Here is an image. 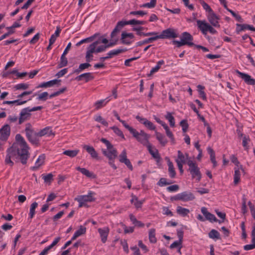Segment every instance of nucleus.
Listing matches in <instances>:
<instances>
[{
	"label": "nucleus",
	"instance_id": "8fccbe9b",
	"mask_svg": "<svg viewBox=\"0 0 255 255\" xmlns=\"http://www.w3.org/2000/svg\"><path fill=\"white\" fill-rule=\"evenodd\" d=\"M128 24H130V25H137V24L143 25V24H146L147 23V22L146 21H140V20H136L135 19H133L128 20Z\"/></svg>",
	"mask_w": 255,
	"mask_h": 255
},
{
	"label": "nucleus",
	"instance_id": "4d7b16f0",
	"mask_svg": "<svg viewBox=\"0 0 255 255\" xmlns=\"http://www.w3.org/2000/svg\"><path fill=\"white\" fill-rule=\"evenodd\" d=\"M105 101V100H101L96 102L95 104V105L96 107V109L98 110L104 107L106 105V104L109 102V100H108L105 103H104Z\"/></svg>",
	"mask_w": 255,
	"mask_h": 255
},
{
	"label": "nucleus",
	"instance_id": "052dcab7",
	"mask_svg": "<svg viewBox=\"0 0 255 255\" xmlns=\"http://www.w3.org/2000/svg\"><path fill=\"white\" fill-rule=\"evenodd\" d=\"M53 175L52 173H49L46 175H43V179H44L45 182L50 183L53 180Z\"/></svg>",
	"mask_w": 255,
	"mask_h": 255
},
{
	"label": "nucleus",
	"instance_id": "ea45409f",
	"mask_svg": "<svg viewBox=\"0 0 255 255\" xmlns=\"http://www.w3.org/2000/svg\"><path fill=\"white\" fill-rule=\"evenodd\" d=\"M79 150L78 149L76 150H67L63 152V154L67 155L70 157H75L78 153H79Z\"/></svg>",
	"mask_w": 255,
	"mask_h": 255
},
{
	"label": "nucleus",
	"instance_id": "58836bf2",
	"mask_svg": "<svg viewBox=\"0 0 255 255\" xmlns=\"http://www.w3.org/2000/svg\"><path fill=\"white\" fill-rule=\"evenodd\" d=\"M149 240L150 243H155L157 242L155 237V230L154 229H151L149 231Z\"/></svg>",
	"mask_w": 255,
	"mask_h": 255
},
{
	"label": "nucleus",
	"instance_id": "3c124183",
	"mask_svg": "<svg viewBox=\"0 0 255 255\" xmlns=\"http://www.w3.org/2000/svg\"><path fill=\"white\" fill-rule=\"evenodd\" d=\"M29 87V85L26 83L18 84L14 86V88L15 90H26Z\"/></svg>",
	"mask_w": 255,
	"mask_h": 255
},
{
	"label": "nucleus",
	"instance_id": "473e14b6",
	"mask_svg": "<svg viewBox=\"0 0 255 255\" xmlns=\"http://www.w3.org/2000/svg\"><path fill=\"white\" fill-rule=\"evenodd\" d=\"M164 126L163 128L165 130L167 136L170 138L171 143L173 144H175V140L172 132L170 130V129L167 125H164Z\"/></svg>",
	"mask_w": 255,
	"mask_h": 255
},
{
	"label": "nucleus",
	"instance_id": "0eeeda50",
	"mask_svg": "<svg viewBox=\"0 0 255 255\" xmlns=\"http://www.w3.org/2000/svg\"><path fill=\"white\" fill-rule=\"evenodd\" d=\"M158 39H165L176 38L178 37L177 34L175 32L174 30L172 28H168L162 31L161 34H156Z\"/></svg>",
	"mask_w": 255,
	"mask_h": 255
},
{
	"label": "nucleus",
	"instance_id": "7ed1b4c3",
	"mask_svg": "<svg viewBox=\"0 0 255 255\" xmlns=\"http://www.w3.org/2000/svg\"><path fill=\"white\" fill-rule=\"evenodd\" d=\"M26 136L28 141L33 145L38 146L39 145V139L38 137H39L37 135V132H36L32 128V126L30 123L26 124V127L25 129Z\"/></svg>",
	"mask_w": 255,
	"mask_h": 255
},
{
	"label": "nucleus",
	"instance_id": "2eb2a0df",
	"mask_svg": "<svg viewBox=\"0 0 255 255\" xmlns=\"http://www.w3.org/2000/svg\"><path fill=\"white\" fill-rule=\"evenodd\" d=\"M96 49L94 45L91 44L87 47L85 57L87 62H90L93 60V53H96Z\"/></svg>",
	"mask_w": 255,
	"mask_h": 255
},
{
	"label": "nucleus",
	"instance_id": "de8ad7c7",
	"mask_svg": "<svg viewBox=\"0 0 255 255\" xmlns=\"http://www.w3.org/2000/svg\"><path fill=\"white\" fill-rule=\"evenodd\" d=\"M95 120L97 122L101 123L103 125H104L105 127L108 126V122L105 119H104L100 115L96 116L95 118Z\"/></svg>",
	"mask_w": 255,
	"mask_h": 255
},
{
	"label": "nucleus",
	"instance_id": "5701e85b",
	"mask_svg": "<svg viewBox=\"0 0 255 255\" xmlns=\"http://www.w3.org/2000/svg\"><path fill=\"white\" fill-rule=\"evenodd\" d=\"M98 231L100 235L102 243H105L109 233V229L108 227L103 229L99 228Z\"/></svg>",
	"mask_w": 255,
	"mask_h": 255
},
{
	"label": "nucleus",
	"instance_id": "9b49d317",
	"mask_svg": "<svg viewBox=\"0 0 255 255\" xmlns=\"http://www.w3.org/2000/svg\"><path fill=\"white\" fill-rule=\"evenodd\" d=\"M236 72L239 75V76L244 80L246 83L250 85H255V79L252 78L250 75L244 73H242L238 70H237Z\"/></svg>",
	"mask_w": 255,
	"mask_h": 255
},
{
	"label": "nucleus",
	"instance_id": "dca6fc26",
	"mask_svg": "<svg viewBox=\"0 0 255 255\" xmlns=\"http://www.w3.org/2000/svg\"><path fill=\"white\" fill-rule=\"evenodd\" d=\"M208 19L213 26L215 27H220V24L218 22L219 18L214 12L209 14Z\"/></svg>",
	"mask_w": 255,
	"mask_h": 255
},
{
	"label": "nucleus",
	"instance_id": "f03ea898",
	"mask_svg": "<svg viewBox=\"0 0 255 255\" xmlns=\"http://www.w3.org/2000/svg\"><path fill=\"white\" fill-rule=\"evenodd\" d=\"M101 141L105 143L107 146V149H102L103 154L106 156L109 160V164L114 169L117 168L116 165L114 163L115 159L118 156V151L110 142L105 138H102Z\"/></svg>",
	"mask_w": 255,
	"mask_h": 255
},
{
	"label": "nucleus",
	"instance_id": "1a4fd4ad",
	"mask_svg": "<svg viewBox=\"0 0 255 255\" xmlns=\"http://www.w3.org/2000/svg\"><path fill=\"white\" fill-rule=\"evenodd\" d=\"M10 127L9 125H4L0 129V140L1 141H6L10 136Z\"/></svg>",
	"mask_w": 255,
	"mask_h": 255
},
{
	"label": "nucleus",
	"instance_id": "ddd939ff",
	"mask_svg": "<svg viewBox=\"0 0 255 255\" xmlns=\"http://www.w3.org/2000/svg\"><path fill=\"white\" fill-rule=\"evenodd\" d=\"M181 39L185 43L186 45L189 46L195 45V44L192 42L193 40V36L187 32L182 33Z\"/></svg>",
	"mask_w": 255,
	"mask_h": 255
},
{
	"label": "nucleus",
	"instance_id": "c9c22d12",
	"mask_svg": "<svg viewBox=\"0 0 255 255\" xmlns=\"http://www.w3.org/2000/svg\"><path fill=\"white\" fill-rule=\"evenodd\" d=\"M176 211L178 214L181 215L183 217L186 216L190 212L189 209L183 208L181 206H178L177 207Z\"/></svg>",
	"mask_w": 255,
	"mask_h": 255
},
{
	"label": "nucleus",
	"instance_id": "f257e3e1",
	"mask_svg": "<svg viewBox=\"0 0 255 255\" xmlns=\"http://www.w3.org/2000/svg\"><path fill=\"white\" fill-rule=\"evenodd\" d=\"M15 140L16 142H14L7 148L5 159L6 164H8L11 166L13 165L11 159H19L23 164H25L30 155L28 151L29 147L21 134H17L15 135Z\"/></svg>",
	"mask_w": 255,
	"mask_h": 255
},
{
	"label": "nucleus",
	"instance_id": "4c0bfd02",
	"mask_svg": "<svg viewBox=\"0 0 255 255\" xmlns=\"http://www.w3.org/2000/svg\"><path fill=\"white\" fill-rule=\"evenodd\" d=\"M185 155L186 158H185V155L183 154V153L180 151H178V158L176 159V161H178L179 162L185 163H186V159L188 157V154L186 153Z\"/></svg>",
	"mask_w": 255,
	"mask_h": 255
},
{
	"label": "nucleus",
	"instance_id": "864d4df0",
	"mask_svg": "<svg viewBox=\"0 0 255 255\" xmlns=\"http://www.w3.org/2000/svg\"><path fill=\"white\" fill-rule=\"evenodd\" d=\"M200 3L203 6V8L206 10L207 11L209 12V13H211L212 12H213V10L211 9L210 6L206 3L204 1L202 0H200Z\"/></svg>",
	"mask_w": 255,
	"mask_h": 255
},
{
	"label": "nucleus",
	"instance_id": "09e8293b",
	"mask_svg": "<svg viewBox=\"0 0 255 255\" xmlns=\"http://www.w3.org/2000/svg\"><path fill=\"white\" fill-rule=\"evenodd\" d=\"M142 124L148 128H149L150 130H155V127L154 126V125L151 123V122L149 121L148 120H144V122H142Z\"/></svg>",
	"mask_w": 255,
	"mask_h": 255
},
{
	"label": "nucleus",
	"instance_id": "5fc2aeb1",
	"mask_svg": "<svg viewBox=\"0 0 255 255\" xmlns=\"http://www.w3.org/2000/svg\"><path fill=\"white\" fill-rule=\"evenodd\" d=\"M171 182H167V179L165 178H161L158 182H157V184L159 186H163L167 185H169L171 184Z\"/></svg>",
	"mask_w": 255,
	"mask_h": 255
},
{
	"label": "nucleus",
	"instance_id": "f8f14e48",
	"mask_svg": "<svg viewBox=\"0 0 255 255\" xmlns=\"http://www.w3.org/2000/svg\"><path fill=\"white\" fill-rule=\"evenodd\" d=\"M128 21H119L115 28L113 29L111 33V38L115 37L117 33H119L121 30L126 25H128Z\"/></svg>",
	"mask_w": 255,
	"mask_h": 255
},
{
	"label": "nucleus",
	"instance_id": "2f4dec72",
	"mask_svg": "<svg viewBox=\"0 0 255 255\" xmlns=\"http://www.w3.org/2000/svg\"><path fill=\"white\" fill-rule=\"evenodd\" d=\"M155 135L157 139L162 146H164L167 144L168 141L164 135L160 132L155 131Z\"/></svg>",
	"mask_w": 255,
	"mask_h": 255
},
{
	"label": "nucleus",
	"instance_id": "39448f33",
	"mask_svg": "<svg viewBox=\"0 0 255 255\" xmlns=\"http://www.w3.org/2000/svg\"><path fill=\"white\" fill-rule=\"evenodd\" d=\"M231 161L234 163L236 166H239L238 168H235V174L234 175V183L235 185L239 183L240 181L241 173L240 169L244 171V169L242 165H240V162L238 161L237 157L235 155H232L230 157Z\"/></svg>",
	"mask_w": 255,
	"mask_h": 255
},
{
	"label": "nucleus",
	"instance_id": "49530a36",
	"mask_svg": "<svg viewBox=\"0 0 255 255\" xmlns=\"http://www.w3.org/2000/svg\"><path fill=\"white\" fill-rule=\"evenodd\" d=\"M146 147H147V149H148L150 154L151 155H152V156L154 158L159 159H160V156L159 155V154H158V152L156 151V152H155L154 151H153L152 150V146H151V144H150L149 145H148V146H146Z\"/></svg>",
	"mask_w": 255,
	"mask_h": 255
},
{
	"label": "nucleus",
	"instance_id": "4468645a",
	"mask_svg": "<svg viewBox=\"0 0 255 255\" xmlns=\"http://www.w3.org/2000/svg\"><path fill=\"white\" fill-rule=\"evenodd\" d=\"M134 37V36L132 33H127L126 32H123L121 34V43L126 45H129L132 42V41L131 40H127V38L133 39Z\"/></svg>",
	"mask_w": 255,
	"mask_h": 255
},
{
	"label": "nucleus",
	"instance_id": "423d86ee",
	"mask_svg": "<svg viewBox=\"0 0 255 255\" xmlns=\"http://www.w3.org/2000/svg\"><path fill=\"white\" fill-rule=\"evenodd\" d=\"M128 130L132 134L133 136L143 145L147 146L148 145L150 144L149 142L150 137L139 135L138 132L131 127Z\"/></svg>",
	"mask_w": 255,
	"mask_h": 255
},
{
	"label": "nucleus",
	"instance_id": "393cba45",
	"mask_svg": "<svg viewBox=\"0 0 255 255\" xmlns=\"http://www.w3.org/2000/svg\"><path fill=\"white\" fill-rule=\"evenodd\" d=\"M37 135L39 137H41L46 135L50 136L51 135H54V133L53 132L50 127H47L42 129H41L39 132H38Z\"/></svg>",
	"mask_w": 255,
	"mask_h": 255
},
{
	"label": "nucleus",
	"instance_id": "72a5a7b5",
	"mask_svg": "<svg viewBox=\"0 0 255 255\" xmlns=\"http://www.w3.org/2000/svg\"><path fill=\"white\" fill-rule=\"evenodd\" d=\"M65 56L66 55L65 54H62L60 57V62L58 64V68H61L67 66L68 64V60Z\"/></svg>",
	"mask_w": 255,
	"mask_h": 255
},
{
	"label": "nucleus",
	"instance_id": "338daca9",
	"mask_svg": "<svg viewBox=\"0 0 255 255\" xmlns=\"http://www.w3.org/2000/svg\"><path fill=\"white\" fill-rule=\"evenodd\" d=\"M99 34V33H95V34H94L93 35H92L89 37L82 39V42H83V43L91 42L93 41L94 40V39L95 38V37Z\"/></svg>",
	"mask_w": 255,
	"mask_h": 255
},
{
	"label": "nucleus",
	"instance_id": "a19ab883",
	"mask_svg": "<svg viewBox=\"0 0 255 255\" xmlns=\"http://www.w3.org/2000/svg\"><path fill=\"white\" fill-rule=\"evenodd\" d=\"M38 206V203L34 202L30 205V211H29V218L32 219L35 214V210Z\"/></svg>",
	"mask_w": 255,
	"mask_h": 255
},
{
	"label": "nucleus",
	"instance_id": "79ce46f5",
	"mask_svg": "<svg viewBox=\"0 0 255 255\" xmlns=\"http://www.w3.org/2000/svg\"><path fill=\"white\" fill-rule=\"evenodd\" d=\"M27 101H20V100H16L14 101H5L3 102V104L10 105L13 104H16L17 105H21L25 104Z\"/></svg>",
	"mask_w": 255,
	"mask_h": 255
},
{
	"label": "nucleus",
	"instance_id": "bf43d9fd",
	"mask_svg": "<svg viewBox=\"0 0 255 255\" xmlns=\"http://www.w3.org/2000/svg\"><path fill=\"white\" fill-rule=\"evenodd\" d=\"M197 87L199 89H201V90H200L199 91L200 97L202 98L203 100H206V94L203 91V89L205 88L204 87L199 85Z\"/></svg>",
	"mask_w": 255,
	"mask_h": 255
},
{
	"label": "nucleus",
	"instance_id": "f3484780",
	"mask_svg": "<svg viewBox=\"0 0 255 255\" xmlns=\"http://www.w3.org/2000/svg\"><path fill=\"white\" fill-rule=\"evenodd\" d=\"M201 211L206 220H209L211 222L213 221L217 222V221H218L214 215L211 214L207 211V209L206 207H202Z\"/></svg>",
	"mask_w": 255,
	"mask_h": 255
},
{
	"label": "nucleus",
	"instance_id": "412c9836",
	"mask_svg": "<svg viewBox=\"0 0 255 255\" xmlns=\"http://www.w3.org/2000/svg\"><path fill=\"white\" fill-rule=\"evenodd\" d=\"M237 28H236V32L237 33H239L241 31H244L246 29H249L252 31H255V27L253 26L247 24H236Z\"/></svg>",
	"mask_w": 255,
	"mask_h": 255
},
{
	"label": "nucleus",
	"instance_id": "a211bd4d",
	"mask_svg": "<svg viewBox=\"0 0 255 255\" xmlns=\"http://www.w3.org/2000/svg\"><path fill=\"white\" fill-rule=\"evenodd\" d=\"M180 200L187 202L192 201L195 199V196L192 193L189 191H185L180 193Z\"/></svg>",
	"mask_w": 255,
	"mask_h": 255
},
{
	"label": "nucleus",
	"instance_id": "4be33fe9",
	"mask_svg": "<svg viewBox=\"0 0 255 255\" xmlns=\"http://www.w3.org/2000/svg\"><path fill=\"white\" fill-rule=\"evenodd\" d=\"M94 78L91 73H85L78 76L75 78V80L80 81L84 79L86 82H88L90 80Z\"/></svg>",
	"mask_w": 255,
	"mask_h": 255
},
{
	"label": "nucleus",
	"instance_id": "aec40b11",
	"mask_svg": "<svg viewBox=\"0 0 255 255\" xmlns=\"http://www.w3.org/2000/svg\"><path fill=\"white\" fill-rule=\"evenodd\" d=\"M252 244L244 246V249L245 251H249L255 248V226L253 227L252 231Z\"/></svg>",
	"mask_w": 255,
	"mask_h": 255
},
{
	"label": "nucleus",
	"instance_id": "cd10ccee",
	"mask_svg": "<svg viewBox=\"0 0 255 255\" xmlns=\"http://www.w3.org/2000/svg\"><path fill=\"white\" fill-rule=\"evenodd\" d=\"M167 164L168 166V172L169 176L171 178H175L176 176V172L173 163L170 160L169 158H168L167 160Z\"/></svg>",
	"mask_w": 255,
	"mask_h": 255
},
{
	"label": "nucleus",
	"instance_id": "603ef678",
	"mask_svg": "<svg viewBox=\"0 0 255 255\" xmlns=\"http://www.w3.org/2000/svg\"><path fill=\"white\" fill-rule=\"evenodd\" d=\"M114 130V132L118 136L121 137L123 139H125V136L122 131L118 128L116 127H112L111 128Z\"/></svg>",
	"mask_w": 255,
	"mask_h": 255
},
{
	"label": "nucleus",
	"instance_id": "c756f323",
	"mask_svg": "<svg viewBox=\"0 0 255 255\" xmlns=\"http://www.w3.org/2000/svg\"><path fill=\"white\" fill-rule=\"evenodd\" d=\"M86 232V227H84L83 226H80L79 229L77 231H76L74 233L73 236L72 238V240H75L78 237L85 234Z\"/></svg>",
	"mask_w": 255,
	"mask_h": 255
},
{
	"label": "nucleus",
	"instance_id": "a878e982",
	"mask_svg": "<svg viewBox=\"0 0 255 255\" xmlns=\"http://www.w3.org/2000/svg\"><path fill=\"white\" fill-rule=\"evenodd\" d=\"M76 170L80 171L83 175L86 176L87 177L95 178L96 175L93 173L89 171L85 168H81L79 166L76 167Z\"/></svg>",
	"mask_w": 255,
	"mask_h": 255
},
{
	"label": "nucleus",
	"instance_id": "6ab92c4d",
	"mask_svg": "<svg viewBox=\"0 0 255 255\" xmlns=\"http://www.w3.org/2000/svg\"><path fill=\"white\" fill-rule=\"evenodd\" d=\"M61 82V80L54 79L46 82L41 83L37 86V88H47L52 87L54 85L57 84V86H59Z\"/></svg>",
	"mask_w": 255,
	"mask_h": 255
},
{
	"label": "nucleus",
	"instance_id": "9d476101",
	"mask_svg": "<svg viewBox=\"0 0 255 255\" xmlns=\"http://www.w3.org/2000/svg\"><path fill=\"white\" fill-rule=\"evenodd\" d=\"M210 25V24L207 22L205 20H197V25L198 28L201 31L202 34L204 35H207Z\"/></svg>",
	"mask_w": 255,
	"mask_h": 255
},
{
	"label": "nucleus",
	"instance_id": "13d9d810",
	"mask_svg": "<svg viewBox=\"0 0 255 255\" xmlns=\"http://www.w3.org/2000/svg\"><path fill=\"white\" fill-rule=\"evenodd\" d=\"M136 31V34L139 36H148L157 34V33L155 32H148V33H144V32H142L141 31Z\"/></svg>",
	"mask_w": 255,
	"mask_h": 255
},
{
	"label": "nucleus",
	"instance_id": "37998d69",
	"mask_svg": "<svg viewBox=\"0 0 255 255\" xmlns=\"http://www.w3.org/2000/svg\"><path fill=\"white\" fill-rule=\"evenodd\" d=\"M127 51V49H115L110 51L107 55H110L111 58H112L114 56L117 55L119 54L120 53H121L122 52H124L125 51Z\"/></svg>",
	"mask_w": 255,
	"mask_h": 255
},
{
	"label": "nucleus",
	"instance_id": "e2e57ef3",
	"mask_svg": "<svg viewBox=\"0 0 255 255\" xmlns=\"http://www.w3.org/2000/svg\"><path fill=\"white\" fill-rule=\"evenodd\" d=\"M48 96V93L47 92H44L38 95L37 99L38 100L45 101L47 99Z\"/></svg>",
	"mask_w": 255,
	"mask_h": 255
},
{
	"label": "nucleus",
	"instance_id": "6e6552de",
	"mask_svg": "<svg viewBox=\"0 0 255 255\" xmlns=\"http://www.w3.org/2000/svg\"><path fill=\"white\" fill-rule=\"evenodd\" d=\"M31 114L29 110V107L21 110L18 118V124L21 125L25 121L29 120L31 117Z\"/></svg>",
	"mask_w": 255,
	"mask_h": 255
},
{
	"label": "nucleus",
	"instance_id": "0e129e2a",
	"mask_svg": "<svg viewBox=\"0 0 255 255\" xmlns=\"http://www.w3.org/2000/svg\"><path fill=\"white\" fill-rule=\"evenodd\" d=\"M229 12L232 14L233 16H234L238 21L240 22H243V19L242 17L240 15L236 13L233 10H229Z\"/></svg>",
	"mask_w": 255,
	"mask_h": 255
},
{
	"label": "nucleus",
	"instance_id": "69168bd1",
	"mask_svg": "<svg viewBox=\"0 0 255 255\" xmlns=\"http://www.w3.org/2000/svg\"><path fill=\"white\" fill-rule=\"evenodd\" d=\"M127 158V151L126 149L123 150L121 154L119 155V161L120 162H123Z\"/></svg>",
	"mask_w": 255,
	"mask_h": 255
},
{
	"label": "nucleus",
	"instance_id": "680f3d73",
	"mask_svg": "<svg viewBox=\"0 0 255 255\" xmlns=\"http://www.w3.org/2000/svg\"><path fill=\"white\" fill-rule=\"evenodd\" d=\"M156 3V0H150V2H147L144 3L142 5V6L146 7L148 8H153L154 7Z\"/></svg>",
	"mask_w": 255,
	"mask_h": 255
},
{
	"label": "nucleus",
	"instance_id": "e433bc0d",
	"mask_svg": "<svg viewBox=\"0 0 255 255\" xmlns=\"http://www.w3.org/2000/svg\"><path fill=\"white\" fill-rule=\"evenodd\" d=\"M91 65L89 63V62H87V63H82L81 64L79 68L76 70H74V73L76 74L80 73L81 71L84 70L85 69H87L90 67Z\"/></svg>",
	"mask_w": 255,
	"mask_h": 255
},
{
	"label": "nucleus",
	"instance_id": "a18cd8bd",
	"mask_svg": "<svg viewBox=\"0 0 255 255\" xmlns=\"http://www.w3.org/2000/svg\"><path fill=\"white\" fill-rule=\"evenodd\" d=\"M113 113H114V116L116 117L117 119L121 123H122V124H123V125L124 126V127L127 128V129H128L130 127L127 124V123L126 122V121H123L122 120H121L120 119V116H119L118 113L115 111H114L113 112Z\"/></svg>",
	"mask_w": 255,
	"mask_h": 255
},
{
	"label": "nucleus",
	"instance_id": "6e6d98bb",
	"mask_svg": "<svg viewBox=\"0 0 255 255\" xmlns=\"http://www.w3.org/2000/svg\"><path fill=\"white\" fill-rule=\"evenodd\" d=\"M180 126L182 127V130L184 132L187 131L189 127L187 120H182L180 123Z\"/></svg>",
	"mask_w": 255,
	"mask_h": 255
},
{
	"label": "nucleus",
	"instance_id": "c85d7f7f",
	"mask_svg": "<svg viewBox=\"0 0 255 255\" xmlns=\"http://www.w3.org/2000/svg\"><path fill=\"white\" fill-rule=\"evenodd\" d=\"M83 148L91 155L92 157L94 158L98 157V153L93 146L84 145Z\"/></svg>",
	"mask_w": 255,
	"mask_h": 255
},
{
	"label": "nucleus",
	"instance_id": "7c9ffc66",
	"mask_svg": "<svg viewBox=\"0 0 255 255\" xmlns=\"http://www.w3.org/2000/svg\"><path fill=\"white\" fill-rule=\"evenodd\" d=\"M154 36L149 37L148 38L145 39L144 40L140 41L137 42L136 43V46H140L143 44H147L148 43L152 42L153 41L156 40L158 39L156 35H153Z\"/></svg>",
	"mask_w": 255,
	"mask_h": 255
},
{
	"label": "nucleus",
	"instance_id": "c03bdc74",
	"mask_svg": "<svg viewBox=\"0 0 255 255\" xmlns=\"http://www.w3.org/2000/svg\"><path fill=\"white\" fill-rule=\"evenodd\" d=\"M165 118L169 121L170 126L171 127H174L175 126L174 118L173 117V116H172L170 112L167 113V114L165 116Z\"/></svg>",
	"mask_w": 255,
	"mask_h": 255
},
{
	"label": "nucleus",
	"instance_id": "774afa93",
	"mask_svg": "<svg viewBox=\"0 0 255 255\" xmlns=\"http://www.w3.org/2000/svg\"><path fill=\"white\" fill-rule=\"evenodd\" d=\"M121 244L123 246L124 251L126 253L128 254V252H129V250H128V243H127V240H122L121 241Z\"/></svg>",
	"mask_w": 255,
	"mask_h": 255
},
{
	"label": "nucleus",
	"instance_id": "b1692460",
	"mask_svg": "<svg viewBox=\"0 0 255 255\" xmlns=\"http://www.w3.org/2000/svg\"><path fill=\"white\" fill-rule=\"evenodd\" d=\"M45 159V155L42 154L39 156L38 158L36 161L35 166L31 167V169L34 171L37 170L41 165L43 164Z\"/></svg>",
	"mask_w": 255,
	"mask_h": 255
},
{
	"label": "nucleus",
	"instance_id": "20e7f679",
	"mask_svg": "<svg viewBox=\"0 0 255 255\" xmlns=\"http://www.w3.org/2000/svg\"><path fill=\"white\" fill-rule=\"evenodd\" d=\"M187 164L189 167L188 170L192 175L193 178H196L198 181H200L202 176L199 168L197 164L192 160H188Z\"/></svg>",
	"mask_w": 255,
	"mask_h": 255
},
{
	"label": "nucleus",
	"instance_id": "f704fd0d",
	"mask_svg": "<svg viewBox=\"0 0 255 255\" xmlns=\"http://www.w3.org/2000/svg\"><path fill=\"white\" fill-rule=\"evenodd\" d=\"M209 237L212 239H220V233L216 230L212 229L208 234Z\"/></svg>",
	"mask_w": 255,
	"mask_h": 255
},
{
	"label": "nucleus",
	"instance_id": "bb28decb",
	"mask_svg": "<svg viewBox=\"0 0 255 255\" xmlns=\"http://www.w3.org/2000/svg\"><path fill=\"white\" fill-rule=\"evenodd\" d=\"M94 195H95V193L90 191L88 193V195L81 196L79 197L81 198V200L85 202H93L95 200V198L93 197Z\"/></svg>",
	"mask_w": 255,
	"mask_h": 255
}]
</instances>
